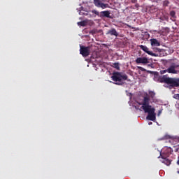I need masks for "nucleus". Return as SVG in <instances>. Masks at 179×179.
Masks as SVG:
<instances>
[{"instance_id":"obj_1","label":"nucleus","mask_w":179,"mask_h":179,"mask_svg":"<svg viewBox=\"0 0 179 179\" xmlns=\"http://www.w3.org/2000/svg\"><path fill=\"white\" fill-rule=\"evenodd\" d=\"M141 108H143L145 113H148L147 120L150 121H155L156 120V109L155 108H152L150 106V97L149 95L146 94V96L143 97V101L141 103Z\"/></svg>"},{"instance_id":"obj_2","label":"nucleus","mask_w":179,"mask_h":179,"mask_svg":"<svg viewBox=\"0 0 179 179\" xmlns=\"http://www.w3.org/2000/svg\"><path fill=\"white\" fill-rule=\"evenodd\" d=\"M159 83L169 85V87H179V78H170L168 75H164L158 78Z\"/></svg>"},{"instance_id":"obj_3","label":"nucleus","mask_w":179,"mask_h":179,"mask_svg":"<svg viewBox=\"0 0 179 179\" xmlns=\"http://www.w3.org/2000/svg\"><path fill=\"white\" fill-rule=\"evenodd\" d=\"M111 78H112V80H113V82H116L115 85H121L124 84L122 80H128V76L121 72L116 71L113 73Z\"/></svg>"},{"instance_id":"obj_4","label":"nucleus","mask_w":179,"mask_h":179,"mask_svg":"<svg viewBox=\"0 0 179 179\" xmlns=\"http://www.w3.org/2000/svg\"><path fill=\"white\" fill-rule=\"evenodd\" d=\"M80 54L83 55V57H89L90 55V47L86 46H80Z\"/></svg>"},{"instance_id":"obj_5","label":"nucleus","mask_w":179,"mask_h":179,"mask_svg":"<svg viewBox=\"0 0 179 179\" xmlns=\"http://www.w3.org/2000/svg\"><path fill=\"white\" fill-rule=\"evenodd\" d=\"M139 48H141V50L144 51V52H146V54H148V55H151V57H157V55L156 53H153L151 51H149V48L146 45H138Z\"/></svg>"},{"instance_id":"obj_6","label":"nucleus","mask_w":179,"mask_h":179,"mask_svg":"<svg viewBox=\"0 0 179 179\" xmlns=\"http://www.w3.org/2000/svg\"><path fill=\"white\" fill-rule=\"evenodd\" d=\"M176 68H179V65L173 64L167 69L168 73H173V74L178 73V71L176 70Z\"/></svg>"},{"instance_id":"obj_7","label":"nucleus","mask_w":179,"mask_h":179,"mask_svg":"<svg viewBox=\"0 0 179 179\" xmlns=\"http://www.w3.org/2000/svg\"><path fill=\"white\" fill-rule=\"evenodd\" d=\"M162 159V160H161L162 163H164V164H166V166H170V164H171V160L169 159L166 156H164V154H162V152H160V156L158 157V159Z\"/></svg>"},{"instance_id":"obj_8","label":"nucleus","mask_w":179,"mask_h":179,"mask_svg":"<svg viewBox=\"0 0 179 179\" xmlns=\"http://www.w3.org/2000/svg\"><path fill=\"white\" fill-rule=\"evenodd\" d=\"M136 64H149V59L147 57H138L136 59Z\"/></svg>"},{"instance_id":"obj_9","label":"nucleus","mask_w":179,"mask_h":179,"mask_svg":"<svg viewBox=\"0 0 179 179\" xmlns=\"http://www.w3.org/2000/svg\"><path fill=\"white\" fill-rule=\"evenodd\" d=\"M106 34H109V36H115V37H118V32H117V30L114 28L109 29L106 32Z\"/></svg>"},{"instance_id":"obj_10","label":"nucleus","mask_w":179,"mask_h":179,"mask_svg":"<svg viewBox=\"0 0 179 179\" xmlns=\"http://www.w3.org/2000/svg\"><path fill=\"white\" fill-rule=\"evenodd\" d=\"M110 15H111V13L109 10L101 11L100 17H108L109 19H111Z\"/></svg>"},{"instance_id":"obj_11","label":"nucleus","mask_w":179,"mask_h":179,"mask_svg":"<svg viewBox=\"0 0 179 179\" xmlns=\"http://www.w3.org/2000/svg\"><path fill=\"white\" fill-rule=\"evenodd\" d=\"M150 43L152 47H160V42L157 39H150Z\"/></svg>"},{"instance_id":"obj_12","label":"nucleus","mask_w":179,"mask_h":179,"mask_svg":"<svg viewBox=\"0 0 179 179\" xmlns=\"http://www.w3.org/2000/svg\"><path fill=\"white\" fill-rule=\"evenodd\" d=\"M110 66H112V68H115V69H117V71H120V63H118V62L112 63L110 64Z\"/></svg>"},{"instance_id":"obj_13","label":"nucleus","mask_w":179,"mask_h":179,"mask_svg":"<svg viewBox=\"0 0 179 179\" xmlns=\"http://www.w3.org/2000/svg\"><path fill=\"white\" fill-rule=\"evenodd\" d=\"M77 24L78 26H82L83 27H85V26L87 25V21L86 20L80 21V22H78Z\"/></svg>"},{"instance_id":"obj_14","label":"nucleus","mask_w":179,"mask_h":179,"mask_svg":"<svg viewBox=\"0 0 179 179\" xmlns=\"http://www.w3.org/2000/svg\"><path fill=\"white\" fill-rule=\"evenodd\" d=\"M169 15H170L171 19H174V20H175V19H177V15H176V11H174V10L170 11Z\"/></svg>"},{"instance_id":"obj_15","label":"nucleus","mask_w":179,"mask_h":179,"mask_svg":"<svg viewBox=\"0 0 179 179\" xmlns=\"http://www.w3.org/2000/svg\"><path fill=\"white\" fill-rule=\"evenodd\" d=\"M148 94L150 95V97H151V99H155V96H156V93H155V92L149 91Z\"/></svg>"},{"instance_id":"obj_16","label":"nucleus","mask_w":179,"mask_h":179,"mask_svg":"<svg viewBox=\"0 0 179 179\" xmlns=\"http://www.w3.org/2000/svg\"><path fill=\"white\" fill-rule=\"evenodd\" d=\"M91 12H92V13H94V15H96V16H99V17H100L101 12H99L96 10H92Z\"/></svg>"},{"instance_id":"obj_17","label":"nucleus","mask_w":179,"mask_h":179,"mask_svg":"<svg viewBox=\"0 0 179 179\" xmlns=\"http://www.w3.org/2000/svg\"><path fill=\"white\" fill-rule=\"evenodd\" d=\"M80 15H84V16H87L89 15L88 12L85 13L83 10H81L79 13Z\"/></svg>"},{"instance_id":"obj_18","label":"nucleus","mask_w":179,"mask_h":179,"mask_svg":"<svg viewBox=\"0 0 179 179\" xmlns=\"http://www.w3.org/2000/svg\"><path fill=\"white\" fill-rule=\"evenodd\" d=\"M169 3H170V1H169L168 0H165L164 1L163 5L164 6H169Z\"/></svg>"},{"instance_id":"obj_19","label":"nucleus","mask_w":179,"mask_h":179,"mask_svg":"<svg viewBox=\"0 0 179 179\" xmlns=\"http://www.w3.org/2000/svg\"><path fill=\"white\" fill-rule=\"evenodd\" d=\"M166 72H168L167 69L166 70H162L160 71V73H161V75H164V73H166Z\"/></svg>"},{"instance_id":"obj_20","label":"nucleus","mask_w":179,"mask_h":179,"mask_svg":"<svg viewBox=\"0 0 179 179\" xmlns=\"http://www.w3.org/2000/svg\"><path fill=\"white\" fill-rule=\"evenodd\" d=\"M174 99L179 100V94H175L173 96Z\"/></svg>"},{"instance_id":"obj_21","label":"nucleus","mask_w":179,"mask_h":179,"mask_svg":"<svg viewBox=\"0 0 179 179\" xmlns=\"http://www.w3.org/2000/svg\"><path fill=\"white\" fill-rule=\"evenodd\" d=\"M162 111H163V110H159L158 111V114H157L158 117H160V115L162 114Z\"/></svg>"},{"instance_id":"obj_22","label":"nucleus","mask_w":179,"mask_h":179,"mask_svg":"<svg viewBox=\"0 0 179 179\" xmlns=\"http://www.w3.org/2000/svg\"><path fill=\"white\" fill-rule=\"evenodd\" d=\"M152 124H153L152 122H148V125H152Z\"/></svg>"},{"instance_id":"obj_23","label":"nucleus","mask_w":179,"mask_h":179,"mask_svg":"<svg viewBox=\"0 0 179 179\" xmlns=\"http://www.w3.org/2000/svg\"><path fill=\"white\" fill-rule=\"evenodd\" d=\"M131 2H133V3H135V2H136V0H132Z\"/></svg>"},{"instance_id":"obj_24","label":"nucleus","mask_w":179,"mask_h":179,"mask_svg":"<svg viewBox=\"0 0 179 179\" xmlns=\"http://www.w3.org/2000/svg\"><path fill=\"white\" fill-rule=\"evenodd\" d=\"M177 164H178V166H179V157H178V159L177 161Z\"/></svg>"},{"instance_id":"obj_25","label":"nucleus","mask_w":179,"mask_h":179,"mask_svg":"<svg viewBox=\"0 0 179 179\" xmlns=\"http://www.w3.org/2000/svg\"><path fill=\"white\" fill-rule=\"evenodd\" d=\"M138 69H143V68H142L141 66H138Z\"/></svg>"},{"instance_id":"obj_26","label":"nucleus","mask_w":179,"mask_h":179,"mask_svg":"<svg viewBox=\"0 0 179 179\" xmlns=\"http://www.w3.org/2000/svg\"><path fill=\"white\" fill-rule=\"evenodd\" d=\"M168 138L170 139V138H171V136H168Z\"/></svg>"},{"instance_id":"obj_27","label":"nucleus","mask_w":179,"mask_h":179,"mask_svg":"<svg viewBox=\"0 0 179 179\" xmlns=\"http://www.w3.org/2000/svg\"><path fill=\"white\" fill-rule=\"evenodd\" d=\"M156 74H157V75H159V73H158V72H157V73H156Z\"/></svg>"},{"instance_id":"obj_28","label":"nucleus","mask_w":179,"mask_h":179,"mask_svg":"<svg viewBox=\"0 0 179 179\" xmlns=\"http://www.w3.org/2000/svg\"><path fill=\"white\" fill-rule=\"evenodd\" d=\"M147 36H148V37H149V36H150V35H149V34H148Z\"/></svg>"},{"instance_id":"obj_29","label":"nucleus","mask_w":179,"mask_h":179,"mask_svg":"<svg viewBox=\"0 0 179 179\" xmlns=\"http://www.w3.org/2000/svg\"><path fill=\"white\" fill-rule=\"evenodd\" d=\"M178 1V2H179V0H177Z\"/></svg>"}]
</instances>
